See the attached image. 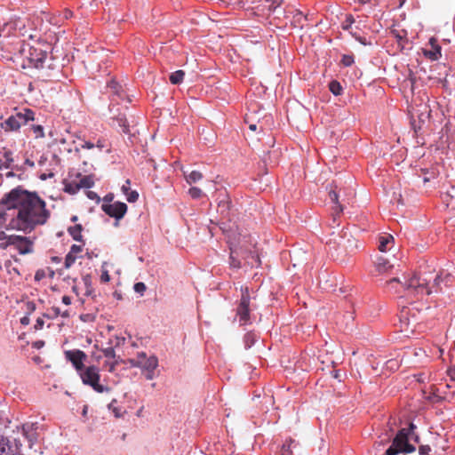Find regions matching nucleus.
Instances as JSON below:
<instances>
[{"label":"nucleus","instance_id":"obj_21","mask_svg":"<svg viewBox=\"0 0 455 455\" xmlns=\"http://www.w3.org/2000/svg\"><path fill=\"white\" fill-rule=\"evenodd\" d=\"M4 161L0 159V170L9 169L13 162L12 152L10 149L4 148Z\"/></svg>","mask_w":455,"mask_h":455},{"label":"nucleus","instance_id":"obj_20","mask_svg":"<svg viewBox=\"0 0 455 455\" xmlns=\"http://www.w3.org/2000/svg\"><path fill=\"white\" fill-rule=\"evenodd\" d=\"M182 172L186 181L190 185L201 180L204 178L203 173L198 171H191L188 172L185 170H182Z\"/></svg>","mask_w":455,"mask_h":455},{"label":"nucleus","instance_id":"obj_32","mask_svg":"<svg viewBox=\"0 0 455 455\" xmlns=\"http://www.w3.org/2000/svg\"><path fill=\"white\" fill-rule=\"evenodd\" d=\"M355 22V19L351 14H347L346 16L345 20L341 24V28L344 30H348L351 28L352 24Z\"/></svg>","mask_w":455,"mask_h":455},{"label":"nucleus","instance_id":"obj_50","mask_svg":"<svg viewBox=\"0 0 455 455\" xmlns=\"http://www.w3.org/2000/svg\"><path fill=\"white\" fill-rule=\"evenodd\" d=\"M62 302L65 304V305H70L71 304V299L69 296H63L62 297Z\"/></svg>","mask_w":455,"mask_h":455},{"label":"nucleus","instance_id":"obj_42","mask_svg":"<svg viewBox=\"0 0 455 455\" xmlns=\"http://www.w3.org/2000/svg\"><path fill=\"white\" fill-rule=\"evenodd\" d=\"M100 280H101V282H103V283H108V282H109V280H110V275H109V274H108V270H103V271H102V274H101V275H100Z\"/></svg>","mask_w":455,"mask_h":455},{"label":"nucleus","instance_id":"obj_35","mask_svg":"<svg viewBox=\"0 0 455 455\" xmlns=\"http://www.w3.org/2000/svg\"><path fill=\"white\" fill-rule=\"evenodd\" d=\"M119 364V362L116 358L113 359V361H106L105 365L108 368L109 372H113L116 371V366Z\"/></svg>","mask_w":455,"mask_h":455},{"label":"nucleus","instance_id":"obj_52","mask_svg":"<svg viewBox=\"0 0 455 455\" xmlns=\"http://www.w3.org/2000/svg\"><path fill=\"white\" fill-rule=\"evenodd\" d=\"M0 36H9V32L4 30V26L0 27Z\"/></svg>","mask_w":455,"mask_h":455},{"label":"nucleus","instance_id":"obj_12","mask_svg":"<svg viewBox=\"0 0 455 455\" xmlns=\"http://www.w3.org/2000/svg\"><path fill=\"white\" fill-rule=\"evenodd\" d=\"M110 112L112 114L111 119H112V125L113 126H118L122 128L123 132L129 133V124L126 120V116L124 113L118 112V109H116L114 107H110Z\"/></svg>","mask_w":455,"mask_h":455},{"label":"nucleus","instance_id":"obj_41","mask_svg":"<svg viewBox=\"0 0 455 455\" xmlns=\"http://www.w3.org/2000/svg\"><path fill=\"white\" fill-rule=\"evenodd\" d=\"M131 181L130 180H126L124 184L122 186L121 189L124 195H127L131 191Z\"/></svg>","mask_w":455,"mask_h":455},{"label":"nucleus","instance_id":"obj_37","mask_svg":"<svg viewBox=\"0 0 455 455\" xmlns=\"http://www.w3.org/2000/svg\"><path fill=\"white\" fill-rule=\"evenodd\" d=\"M133 288H134V291H135L137 293H140V294H141V295L144 293V291H146V289H147V287H146L145 283H142V282L136 283L134 284V287H133Z\"/></svg>","mask_w":455,"mask_h":455},{"label":"nucleus","instance_id":"obj_36","mask_svg":"<svg viewBox=\"0 0 455 455\" xmlns=\"http://www.w3.org/2000/svg\"><path fill=\"white\" fill-rule=\"evenodd\" d=\"M126 196V199L128 202L130 203H134L138 200L139 198V194L137 191L135 190H131Z\"/></svg>","mask_w":455,"mask_h":455},{"label":"nucleus","instance_id":"obj_22","mask_svg":"<svg viewBox=\"0 0 455 455\" xmlns=\"http://www.w3.org/2000/svg\"><path fill=\"white\" fill-rule=\"evenodd\" d=\"M68 231L74 240L78 242H84L82 235L83 227L81 224H76L73 227H69Z\"/></svg>","mask_w":455,"mask_h":455},{"label":"nucleus","instance_id":"obj_54","mask_svg":"<svg viewBox=\"0 0 455 455\" xmlns=\"http://www.w3.org/2000/svg\"><path fill=\"white\" fill-rule=\"evenodd\" d=\"M249 128H250V130H251V131H256V129H257V124H251L249 125Z\"/></svg>","mask_w":455,"mask_h":455},{"label":"nucleus","instance_id":"obj_14","mask_svg":"<svg viewBox=\"0 0 455 455\" xmlns=\"http://www.w3.org/2000/svg\"><path fill=\"white\" fill-rule=\"evenodd\" d=\"M131 363L134 367H140L145 371H155L158 366V359L156 356H149L145 361H134L131 360Z\"/></svg>","mask_w":455,"mask_h":455},{"label":"nucleus","instance_id":"obj_27","mask_svg":"<svg viewBox=\"0 0 455 455\" xmlns=\"http://www.w3.org/2000/svg\"><path fill=\"white\" fill-rule=\"evenodd\" d=\"M80 188L77 181L67 182L64 184L63 190L70 195H75L79 191Z\"/></svg>","mask_w":455,"mask_h":455},{"label":"nucleus","instance_id":"obj_7","mask_svg":"<svg viewBox=\"0 0 455 455\" xmlns=\"http://www.w3.org/2000/svg\"><path fill=\"white\" fill-rule=\"evenodd\" d=\"M34 242L27 236L9 235L6 237V246H13L20 254H28L33 252Z\"/></svg>","mask_w":455,"mask_h":455},{"label":"nucleus","instance_id":"obj_3","mask_svg":"<svg viewBox=\"0 0 455 455\" xmlns=\"http://www.w3.org/2000/svg\"><path fill=\"white\" fill-rule=\"evenodd\" d=\"M19 55L21 59L23 68H36L41 70L42 78L47 79L52 76V72L57 68L51 58H48L46 51L39 47L32 46L29 44L20 45Z\"/></svg>","mask_w":455,"mask_h":455},{"label":"nucleus","instance_id":"obj_64","mask_svg":"<svg viewBox=\"0 0 455 455\" xmlns=\"http://www.w3.org/2000/svg\"><path fill=\"white\" fill-rule=\"evenodd\" d=\"M21 323H22L23 324H24V323H27V319H26V318H23V319L21 320Z\"/></svg>","mask_w":455,"mask_h":455},{"label":"nucleus","instance_id":"obj_9","mask_svg":"<svg viewBox=\"0 0 455 455\" xmlns=\"http://www.w3.org/2000/svg\"><path fill=\"white\" fill-rule=\"evenodd\" d=\"M102 211L110 217L115 218L116 220L122 219L126 212L127 205L122 202H115L113 204H103L101 205Z\"/></svg>","mask_w":455,"mask_h":455},{"label":"nucleus","instance_id":"obj_1","mask_svg":"<svg viewBox=\"0 0 455 455\" xmlns=\"http://www.w3.org/2000/svg\"><path fill=\"white\" fill-rule=\"evenodd\" d=\"M0 204L5 209L2 214L11 229L30 233L37 226L44 225L51 216L46 203L36 193L19 186L6 193Z\"/></svg>","mask_w":455,"mask_h":455},{"label":"nucleus","instance_id":"obj_48","mask_svg":"<svg viewBox=\"0 0 455 455\" xmlns=\"http://www.w3.org/2000/svg\"><path fill=\"white\" fill-rule=\"evenodd\" d=\"M82 148H86V149H92L94 148V144L92 142L86 141V142H84V145H82Z\"/></svg>","mask_w":455,"mask_h":455},{"label":"nucleus","instance_id":"obj_4","mask_svg":"<svg viewBox=\"0 0 455 455\" xmlns=\"http://www.w3.org/2000/svg\"><path fill=\"white\" fill-rule=\"evenodd\" d=\"M443 281L442 274H435L434 271H419L413 275L403 284L406 296H414L419 299L424 295H430L438 292L440 283Z\"/></svg>","mask_w":455,"mask_h":455},{"label":"nucleus","instance_id":"obj_25","mask_svg":"<svg viewBox=\"0 0 455 455\" xmlns=\"http://www.w3.org/2000/svg\"><path fill=\"white\" fill-rule=\"evenodd\" d=\"M108 88L110 90V92L112 93L116 94L119 98H122V93H123L122 86L116 81L111 80L108 84Z\"/></svg>","mask_w":455,"mask_h":455},{"label":"nucleus","instance_id":"obj_61","mask_svg":"<svg viewBox=\"0 0 455 455\" xmlns=\"http://www.w3.org/2000/svg\"><path fill=\"white\" fill-rule=\"evenodd\" d=\"M84 280L85 283H89V276H88V275H87V276H85V277L84 278Z\"/></svg>","mask_w":455,"mask_h":455},{"label":"nucleus","instance_id":"obj_5","mask_svg":"<svg viewBox=\"0 0 455 455\" xmlns=\"http://www.w3.org/2000/svg\"><path fill=\"white\" fill-rule=\"evenodd\" d=\"M35 119V112L29 108L11 115L8 118L0 124V127L6 132H17L22 125L27 124L29 121Z\"/></svg>","mask_w":455,"mask_h":455},{"label":"nucleus","instance_id":"obj_49","mask_svg":"<svg viewBox=\"0 0 455 455\" xmlns=\"http://www.w3.org/2000/svg\"><path fill=\"white\" fill-rule=\"evenodd\" d=\"M87 196L90 198V199H99L97 194L93 191H88L87 192Z\"/></svg>","mask_w":455,"mask_h":455},{"label":"nucleus","instance_id":"obj_63","mask_svg":"<svg viewBox=\"0 0 455 455\" xmlns=\"http://www.w3.org/2000/svg\"><path fill=\"white\" fill-rule=\"evenodd\" d=\"M105 200H106V201H111V200H112V197H109L108 196H107L105 197Z\"/></svg>","mask_w":455,"mask_h":455},{"label":"nucleus","instance_id":"obj_38","mask_svg":"<svg viewBox=\"0 0 455 455\" xmlns=\"http://www.w3.org/2000/svg\"><path fill=\"white\" fill-rule=\"evenodd\" d=\"M341 62L345 67H349L354 63V58L350 55H344Z\"/></svg>","mask_w":455,"mask_h":455},{"label":"nucleus","instance_id":"obj_45","mask_svg":"<svg viewBox=\"0 0 455 455\" xmlns=\"http://www.w3.org/2000/svg\"><path fill=\"white\" fill-rule=\"evenodd\" d=\"M429 451H430V447L427 445H426V446L422 445L419 447V454L420 455H427L429 452Z\"/></svg>","mask_w":455,"mask_h":455},{"label":"nucleus","instance_id":"obj_16","mask_svg":"<svg viewBox=\"0 0 455 455\" xmlns=\"http://www.w3.org/2000/svg\"><path fill=\"white\" fill-rule=\"evenodd\" d=\"M431 50H425L424 55L432 60H437L441 57V46L437 44V40L431 37L429 40Z\"/></svg>","mask_w":455,"mask_h":455},{"label":"nucleus","instance_id":"obj_53","mask_svg":"<svg viewBox=\"0 0 455 455\" xmlns=\"http://www.w3.org/2000/svg\"><path fill=\"white\" fill-rule=\"evenodd\" d=\"M395 283H400L399 279L398 278H393L387 283H388V285H392Z\"/></svg>","mask_w":455,"mask_h":455},{"label":"nucleus","instance_id":"obj_33","mask_svg":"<svg viewBox=\"0 0 455 455\" xmlns=\"http://www.w3.org/2000/svg\"><path fill=\"white\" fill-rule=\"evenodd\" d=\"M76 256L68 252L65 257L64 266L66 268H69L76 261Z\"/></svg>","mask_w":455,"mask_h":455},{"label":"nucleus","instance_id":"obj_58","mask_svg":"<svg viewBox=\"0 0 455 455\" xmlns=\"http://www.w3.org/2000/svg\"><path fill=\"white\" fill-rule=\"evenodd\" d=\"M55 315H58L60 314V309L58 307L53 308Z\"/></svg>","mask_w":455,"mask_h":455},{"label":"nucleus","instance_id":"obj_15","mask_svg":"<svg viewBox=\"0 0 455 455\" xmlns=\"http://www.w3.org/2000/svg\"><path fill=\"white\" fill-rule=\"evenodd\" d=\"M336 188H337V186L335 185L334 188H332V187H331L330 191H329V197H330L331 201L336 204L333 207V212H332L334 221L336 220V218L338 216H339V214L343 212V207L339 202V194H338Z\"/></svg>","mask_w":455,"mask_h":455},{"label":"nucleus","instance_id":"obj_44","mask_svg":"<svg viewBox=\"0 0 455 455\" xmlns=\"http://www.w3.org/2000/svg\"><path fill=\"white\" fill-rule=\"evenodd\" d=\"M61 14L65 20H68L73 16V12L68 9H65L61 12Z\"/></svg>","mask_w":455,"mask_h":455},{"label":"nucleus","instance_id":"obj_47","mask_svg":"<svg viewBox=\"0 0 455 455\" xmlns=\"http://www.w3.org/2000/svg\"><path fill=\"white\" fill-rule=\"evenodd\" d=\"M44 320H43V319H41V318H38V319L36 320V324H35V328H36V329H37V330H38V329H42V328H43V326H44Z\"/></svg>","mask_w":455,"mask_h":455},{"label":"nucleus","instance_id":"obj_60","mask_svg":"<svg viewBox=\"0 0 455 455\" xmlns=\"http://www.w3.org/2000/svg\"><path fill=\"white\" fill-rule=\"evenodd\" d=\"M12 176H14L13 172H10L7 173V177H12Z\"/></svg>","mask_w":455,"mask_h":455},{"label":"nucleus","instance_id":"obj_31","mask_svg":"<svg viewBox=\"0 0 455 455\" xmlns=\"http://www.w3.org/2000/svg\"><path fill=\"white\" fill-rule=\"evenodd\" d=\"M31 130L33 131L34 136L36 139H40L44 137V128L40 124L32 125Z\"/></svg>","mask_w":455,"mask_h":455},{"label":"nucleus","instance_id":"obj_24","mask_svg":"<svg viewBox=\"0 0 455 455\" xmlns=\"http://www.w3.org/2000/svg\"><path fill=\"white\" fill-rule=\"evenodd\" d=\"M77 184L81 188H90L94 185V180L92 175L81 176Z\"/></svg>","mask_w":455,"mask_h":455},{"label":"nucleus","instance_id":"obj_8","mask_svg":"<svg viewBox=\"0 0 455 455\" xmlns=\"http://www.w3.org/2000/svg\"><path fill=\"white\" fill-rule=\"evenodd\" d=\"M64 355L78 373L85 367L84 362L87 359V355L84 351L80 349L66 350Z\"/></svg>","mask_w":455,"mask_h":455},{"label":"nucleus","instance_id":"obj_23","mask_svg":"<svg viewBox=\"0 0 455 455\" xmlns=\"http://www.w3.org/2000/svg\"><path fill=\"white\" fill-rule=\"evenodd\" d=\"M375 265L379 272H387L392 267L389 261L383 257L377 258Z\"/></svg>","mask_w":455,"mask_h":455},{"label":"nucleus","instance_id":"obj_46","mask_svg":"<svg viewBox=\"0 0 455 455\" xmlns=\"http://www.w3.org/2000/svg\"><path fill=\"white\" fill-rule=\"evenodd\" d=\"M148 357H147L146 354L144 352L139 353L136 359H133L134 361H145Z\"/></svg>","mask_w":455,"mask_h":455},{"label":"nucleus","instance_id":"obj_28","mask_svg":"<svg viewBox=\"0 0 455 455\" xmlns=\"http://www.w3.org/2000/svg\"><path fill=\"white\" fill-rule=\"evenodd\" d=\"M294 443L292 439L286 440L285 443L282 445L281 450L279 451V455H293L291 450V444Z\"/></svg>","mask_w":455,"mask_h":455},{"label":"nucleus","instance_id":"obj_55","mask_svg":"<svg viewBox=\"0 0 455 455\" xmlns=\"http://www.w3.org/2000/svg\"><path fill=\"white\" fill-rule=\"evenodd\" d=\"M42 276H43V275H41L40 272L37 271L35 277L36 280H40L42 278Z\"/></svg>","mask_w":455,"mask_h":455},{"label":"nucleus","instance_id":"obj_40","mask_svg":"<svg viewBox=\"0 0 455 455\" xmlns=\"http://www.w3.org/2000/svg\"><path fill=\"white\" fill-rule=\"evenodd\" d=\"M415 451V447L411 444L409 443V442H407L404 445V447H403L401 449V452H406V453H410V452H412Z\"/></svg>","mask_w":455,"mask_h":455},{"label":"nucleus","instance_id":"obj_43","mask_svg":"<svg viewBox=\"0 0 455 455\" xmlns=\"http://www.w3.org/2000/svg\"><path fill=\"white\" fill-rule=\"evenodd\" d=\"M447 375L451 380L455 381V365L447 370Z\"/></svg>","mask_w":455,"mask_h":455},{"label":"nucleus","instance_id":"obj_19","mask_svg":"<svg viewBox=\"0 0 455 455\" xmlns=\"http://www.w3.org/2000/svg\"><path fill=\"white\" fill-rule=\"evenodd\" d=\"M408 314H409L408 310L403 308L401 311V315H400L401 331H404V332L413 331V330H414L413 324L411 327V322L408 318Z\"/></svg>","mask_w":455,"mask_h":455},{"label":"nucleus","instance_id":"obj_59","mask_svg":"<svg viewBox=\"0 0 455 455\" xmlns=\"http://www.w3.org/2000/svg\"><path fill=\"white\" fill-rule=\"evenodd\" d=\"M429 180H430V178H428V177H424V178H423V181H424L425 183H426V182H427V181H429Z\"/></svg>","mask_w":455,"mask_h":455},{"label":"nucleus","instance_id":"obj_56","mask_svg":"<svg viewBox=\"0 0 455 455\" xmlns=\"http://www.w3.org/2000/svg\"><path fill=\"white\" fill-rule=\"evenodd\" d=\"M113 411L115 413L116 417H119L120 416L119 410H117L116 408H113Z\"/></svg>","mask_w":455,"mask_h":455},{"label":"nucleus","instance_id":"obj_2","mask_svg":"<svg viewBox=\"0 0 455 455\" xmlns=\"http://www.w3.org/2000/svg\"><path fill=\"white\" fill-rule=\"evenodd\" d=\"M5 427V420L0 411V433ZM37 439V434L32 426H22L13 431V435L4 438L0 435V455H24L22 452V441L28 443V447L33 448Z\"/></svg>","mask_w":455,"mask_h":455},{"label":"nucleus","instance_id":"obj_57","mask_svg":"<svg viewBox=\"0 0 455 455\" xmlns=\"http://www.w3.org/2000/svg\"><path fill=\"white\" fill-rule=\"evenodd\" d=\"M97 147L101 149L104 147V145L101 143L100 140H99L98 143H97Z\"/></svg>","mask_w":455,"mask_h":455},{"label":"nucleus","instance_id":"obj_29","mask_svg":"<svg viewBox=\"0 0 455 455\" xmlns=\"http://www.w3.org/2000/svg\"><path fill=\"white\" fill-rule=\"evenodd\" d=\"M329 89L336 96L340 95L343 91L341 84L336 80H333L329 84Z\"/></svg>","mask_w":455,"mask_h":455},{"label":"nucleus","instance_id":"obj_6","mask_svg":"<svg viewBox=\"0 0 455 455\" xmlns=\"http://www.w3.org/2000/svg\"><path fill=\"white\" fill-rule=\"evenodd\" d=\"M78 374L83 384L91 387L97 393L110 391V387L100 384V374L99 367L95 365L84 367Z\"/></svg>","mask_w":455,"mask_h":455},{"label":"nucleus","instance_id":"obj_51","mask_svg":"<svg viewBox=\"0 0 455 455\" xmlns=\"http://www.w3.org/2000/svg\"><path fill=\"white\" fill-rule=\"evenodd\" d=\"M146 378L147 379H152L154 378V371H146Z\"/></svg>","mask_w":455,"mask_h":455},{"label":"nucleus","instance_id":"obj_13","mask_svg":"<svg viewBox=\"0 0 455 455\" xmlns=\"http://www.w3.org/2000/svg\"><path fill=\"white\" fill-rule=\"evenodd\" d=\"M228 243L230 244V266L234 268H240L241 267V262L239 259L235 258V254L239 255L240 251H242V245H240L241 242L238 241L237 243L231 240V237L228 236Z\"/></svg>","mask_w":455,"mask_h":455},{"label":"nucleus","instance_id":"obj_30","mask_svg":"<svg viewBox=\"0 0 455 455\" xmlns=\"http://www.w3.org/2000/svg\"><path fill=\"white\" fill-rule=\"evenodd\" d=\"M188 195L193 198V199H199L201 198L203 196H204V192L202 191L201 188H196V187H192L188 189Z\"/></svg>","mask_w":455,"mask_h":455},{"label":"nucleus","instance_id":"obj_10","mask_svg":"<svg viewBox=\"0 0 455 455\" xmlns=\"http://www.w3.org/2000/svg\"><path fill=\"white\" fill-rule=\"evenodd\" d=\"M249 304L250 296L248 291L245 290V291L242 293L241 300L236 310V315L239 316V321L241 324H245L249 321Z\"/></svg>","mask_w":455,"mask_h":455},{"label":"nucleus","instance_id":"obj_11","mask_svg":"<svg viewBox=\"0 0 455 455\" xmlns=\"http://www.w3.org/2000/svg\"><path fill=\"white\" fill-rule=\"evenodd\" d=\"M332 243L337 244L338 249H342L345 251H347L348 249L350 251H352L354 248L357 247L356 240L354 237H352V235L347 231L343 232V235L340 236L339 242H337L336 238H334L330 239V241L327 243L329 246H331Z\"/></svg>","mask_w":455,"mask_h":455},{"label":"nucleus","instance_id":"obj_34","mask_svg":"<svg viewBox=\"0 0 455 455\" xmlns=\"http://www.w3.org/2000/svg\"><path fill=\"white\" fill-rule=\"evenodd\" d=\"M103 355L105 357L108 359H115L116 358L115 349L112 347H108L106 348L101 349Z\"/></svg>","mask_w":455,"mask_h":455},{"label":"nucleus","instance_id":"obj_26","mask_svg":"<svg viewBox=\"0 0 455 455\" xmlns=\"http://www.w3.org/2000/svg\"><path fill=\"white\" fill-rule=\"evenodd\" d=\"M185 72L183 70H177L171 74L170 81L172 84H180L184 78Z\"/></svg>","mask_w":455,"mask_h":455},{"label":"nucleus","instance_id":"obj_18","mask_svg":"<svg viewBox=\"0 0 455 455\" xmlns=\"http://www.w3.org/2000/svg\"><path fill=\"white\" fill-rule=\"evenodd\" d=\"M394 243V237L391 235H383L379 237V250L382 252L388 251Z\"/></svg>","mask_w":455,"mask_h":455},{"label":"nucleus","instance_id":"obj_39","mask_svg":"<svg viewBox=\"0 0 455 455\" xmlns=\"http://www.w3.org/2000/svg\"><path fill=\"white\" fill-rule=\"evenodd\" d=\"M84 244V243L83 242V244H73L70 248V251L69 252L71 254H74L76 256V254L80 253L82 251H83V245Z\"/></svg>","mask_w":455,"mask_h":455},{"label":"nucleus","instance_id":"obj_17","mask_svg":"<svg viewBox=\"0 0 455 455\" xmlns=\"http://www.w3.org/2000/svg\"><path fill=\"white\" fill-rule=\"evenodd\" d=\"M25 28V24L20 19H14L4 24V30L9 32V36L12 34V31L19 30L21 32Z\"/></svg>","mask_w":455,"mask_h":455},{"label":"nucleus","instance_id":"obj_62","mask_svg":"<svg viewBox=\"0 0 455 455\" xmlns=\"http://www.w3.org/2000/svg\"><path fill=\"white\" fill-rule=\"evenodd\" d=\"M71 220H72V221H74V222H75V221H76V220H77V217H76V216H73V217L71 218Z\"/></svg>","mask_w":455,"mask_h":455}]
</instances>
